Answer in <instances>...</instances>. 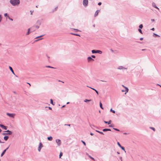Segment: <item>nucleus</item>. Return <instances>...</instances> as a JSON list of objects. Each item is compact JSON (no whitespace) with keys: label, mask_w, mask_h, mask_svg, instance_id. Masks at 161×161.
I'll list each match as a JSON object with an SVG mask.
<instances>
[{"label":"nucleus","mask_w":161,"mask_h":161,"mask_svg":"<svg viewBox=\"0 0 161 161\" xmlns=\"http://www.w3.org/2000/svg\"><path fill=\"white\" fill-rule=\"evenodd\" d=\"M9 2L14 6H18L20 3L19 0H10Z\"/></svg>","instance_id":"nucleus-1"},{"label":"nucleus","mask_w":161,"mask_h":161,"mask_svg":"<svg viewBox=\"0 0 161 161\" xmlns=\"http://www.w3.org/2000/svg\"><path fill=\"white\" fill-rule=\"evenodd\" d=\"M92 53H98L100 54H101L102 53V52L100 50H93L92 51Z\"/></svg>","instance_id":"nucleus-2"},{"label":"nucleus","mask_w":161,"mask_h":161,"mask_svg":"<svg viewBox=\"0 0 161 161\" xmlns=\"http://www.w3.org/2000/svg\"><path fill=\"white\" fill-rule=\"evenodd\" d=\"M43 147V146L41 142H40L39 144V145L38 147V151L39 152H40L41 150V149L42 147Z\"/></svg>","instance_id":"nucleus-3"},{"label":"nucleus","mask_w":161,"mask_h":161,"mask_svg":"<svg viewBox=\"0 0 161 161\" xmlns=\"http://www.w3.org/2000/svg\"><path fill=\"white\" fill-rule=\"evenodd\" d=\"M83 3L84 6H87L88 4V0H83Z\"/></svg>","instance_id":"nucleus-4"},{"label":"nucleus","mask_w":161,"mask_h":161,"mask_svg":"<svg viewBox=\"0 0 161 161\" xmlns=\"http://www.w3.org/2000/svg\"><path fill=\"white\" fill-rule=\"evenodd\" d=\"M56 142L58 146H60L61 144V140L59 139H56Z\"/></svg>","instance_id":"nucleus-5"},{"label":"nucleus","mask_w":161,"mask_h":161,"mask_svg":"<svg viewBox=\"0 0 161 161\" xmlns=\"http://www.w3.org/2000/svg\"><path fill=\"white\" fill-rule=\"evenodd\" d=\"M7 115H8L9 117L13 118H14V116L15 115V114H10V113H7Z\"/></svg>","instance_id":"nucleus-6"},{"label":"nucleus","mask_w":161,"mask_h":161,"mask_svg":"<svg viewBox=\"0 0 161 161\" xmlns=\"http://www.w3.org/2000/svg\"><path fill=\"white\" fill-rule=\"evenodd\" d=\"M87 61L88 62H90L94 61V59H93L91 57H89L87 58Z\"/></svg>","instance_id":"nucleus-7"},{"label":"nucleus","mask_w":161,"mask_h":161,"mask_svg":"<svg viewBox=\"0 0 161 161\" xmlns=\"http://www.w3.org/2000/svg\"><path fill=\"white\" fill-rule=\"evenodd\" d=\"M117 69H127V68H125L122 66H120Z\"/></svg>","instance_id":"nucleus-8"},{"label":"nucleus","mask_w":161,"mask_h":161,"mask_svg":"<svg viewBox=\"0 0 161 161\" xmlns=\"http://www.w3.org/2000/svg\"><path fill=\"white\" fill-rule=\"evenodd\" d=\"M0 127L5 130H6L7 129V127L6 126L2 124H0Z\"/></svg>","instance_id":"nucleus-9"},{"label":"nucleus","mask_w":161,"mask_h":161,"mask_svg":"<svg viewBox=\"0 0 161 161\" xmlns=\"http://www.w3.org/2000/svg\"><path fill=\"white\" fill-rule=\"evenodd\" d=\"M152 5L153 7L159 10V8L156 6V4L154 3L153 2L152 3Z\"/></svg>","instance_id":"nucleus-10"},{"label":"nucleus","mask_w":161,"mask_h":161,"mask_svg":"<svg viewBox=\"0 0 161 161\" xmlns=\"http://www.w3.org/2000/svg\"><path fill=\"white\" fill-rule=\"evenodd\" d=\"M8 147H7L6 149L5 150H4L2 153L1 154V156H3L4 154L6 152V150L8 149Z\"/></svg>","instance_id":"nucleus-11"},{"label":"nucleus","mask_w":161,"mask_h":161,"mask_svg":"<svg viewBox=\"0 0 161 161\" xmlns=\"http://www.w3.org/2000/svg\"><path fill=\"white\" fill-rule=\"evenodd\" d=\"M100 10H97L96 11L95 14H94V16L95 17L97 16L98 15V14L99 13V12H100Z\"/></svg>","instance_id":"nucleus-12"},{"label":"nucleus","mask_w":161,"mask_h":161,"mask_svg":"<svg viewBox=\"0 0 161 161\" xmlns=\"http://www.w3.org/2000/svg\"><path fill=\"white\" fill-rule=\"evenodd\" d=\"M87 87H89L90 88L92 89L93 90L95 91V92H96V93H97V95L98 94V91L96 89H94V88H92L91 87H90L88 86H87Z\"/></svg>","instance_id":"nucleus-13"},{"label":"nucleus","mask_w":161,"mask_h":161,"mask_svg":"<svg viewBox=\"0 0 161 161\" xmlns=\"http://www.w3.org/2000/svg\"><path fill=\"white\" fill-rule=\"evenodd\" d=\"M9 69H10V70H11V72L14 75H15V74L14 73V71H13L12 68L11 66H9Z\"/></svg>","instance_id":"nucleus-14"},{"label":"nucleus","mask_w":161,"mask_h":161,"mask_svg":"<svg viewBox=\"0 0 161 161\" xmlns=\"http://www.w3.org/2000/svg\"><path fill=\"white\" fill-rule=\"evenodd\" d=\"M5 132H8L7 134L9 135H11L12 134V132L10 131H9L8 130H7Z\"/></svg>","instance_id":"nucleus-15"},{"label":"nucleus","mask_w":161,"mask_h":161,"mask_svg":"<svg viewBox=\"0 0 161 161\" xmlns=\"http://www.w3.org/2000/svg\"><path fill=\"white\" fill-rule=\"evenodd\" d=\"M104 122L105 124H107L108 125H109L111 123V120H110L108 122L104 121Z\"/></svg>","instance_id":"nucleus-16"},{"label":"nucleus","mask_w":161,"mask_h":161,"mask_svg":"<svg viewBox=\"0 0 161 161\" xmlns=\"http://www.w3.org/2000/svg\"><path fill=\"white\" fill-rule=\"evenodd\" d=\"M86 155H87V156H88V157H89L92 160H94V161H95V160L94 158H93V157H92L91 156L89 155L88 154V153H86Z\"/></svg>","instance_id":"nucleus-17"},{"label":"nucleus","mask_w":161,"mask_h":161,"mask_svg":"<svg viewBox=\"0 0 161 161\" xmlns=\"http://www.w3.org/2000/svg\"><path fill=\"white\" fill-rule=\"evenodd\" d=\"M47 139L50 141H51L53 140V137L51 136L47 137Z\"/></svg>","instance_id":"nucleus-18"},{"label":"nucleus","mask_w":161,"mask_h":161,"mask_svg":"<svg viewBox=\"0 0 161 161\" xmlns=\"http://www.w3.org/2000/svg\"><path fill=\"white\" fill-rule=\"evenodd\" d=\"M70 34H71V35H75V36H80V35H79V34H78L74 33H71Z\"/></svg>","instance_id":"nucleus-19"},{"label":"nucleus","mask_w":161,"mask_h":161,"mask_svg":"<svg viewBox=\"0 0 161 161\" xmlns=\"http://www.w3.org/2000/svg\"><path fill=\"white\" fill-rule=\"evenodd\" d=\"M36 23L37 24V25H40L41 24V21L40 20H37V21Z\"/></svg>","instance_id":"nucleus-20"},{"label":"nucleus","mask_w":161,"mask_h":161,"mask_svg":"<svg viewBox=\"0 0 161 161\" xmlns=\"http://www.w3.org/2000/svg\"><path fill=\"white\" fill-rule=\"evenodd\" d=\"M125 92H126L125 93V94H126V92H128V91H129V89L127 87H125Z\"/></svg>","instance_id":"nucleus-21"},{"label":"nucleus","mask_w":161,"mask_h":161,"mask_svg":"<svg viewBox=\"0 0 161 161\" xmlns=\"http://www.w3.org/2000/svg\"><path fill=\"white\" fill-rule=\"evenodd\" d=\"M8 138V136H4V139L5 141H7Z\"/></svg>","instance_id":"nucleus-22"},{"label":"nucleus","mask_w":161,"mask_h":161,"mask_svg":"<svg viewBox=\"0 0 161 161\" xmlns=\"http://www.w3.org/2000/svg\"><path fill=\"white\" fill-rule=\"evenodd\" d=\"M96 132H98L99 133H100V134H101L104 135L103 133V132H102L100 131H99L97 130H96Z\"/></svg>","instance_id":"nucleus-23"},{"label":"nucleus","mask_w":161,"mask_h":161,"mask_svg":"<svg viewBox=\"0 0 161 161\" xmlns=\"http://www.w3.org/2000/svg\"><path fill=\"white\" fill-rule=\"evenodd\" d=\"M92 101V100H91V99L88 100V99H85L84 100V102H90V101Z\"/></svg>","instance_id":"nucleus-24"},{"label":"nucleus","mask_w":161,"mask_h":161,"mask_svg":"<svg viewBox=\"0 0 161 161\" xmlns=\"http://www.w3.org/2000/svg\"><path fill=\"white\" fill-rule=\"evenodd\" d=\"M46 67L47 68H53V69H55V68L52 67V66H46Z\"/></svg>","instance_id":"nucleus-25"},{"label":"nucleus","mask_w":161,"mask_h":161,"mask_svg":"<svg viewBox=\"0 0 161 161\" xmlns=\"http://www.w3.org/2000/svg\"><path fill=\"white\" fill-rule=\"evenodd\" d=\"M100 107L102 109H103V106H102V103H101V102L100 103Z\"/></svg>","instance_id":"nucleus-26"},{"label":"nucleus","mask_w":161,"mask_h":161,"mask_svg":"<svg viewBox=\"0 0 161 161\" xmlns=\"http://www.w3.org/2000/svg\"><path fill=\"white\" fill-rule=\"evenodd\" d=\"M30 28H29L28 30V31H27V33L26 34V35H29L30 33Z\"/></svg>","instance_id":"nucleus-27"},{"label":"nucleus","mask_w":161,"mask_h":161,"mask_svg":"<svg viewBox=\"0 0 161 161\" xmlns=\"http://www.w3.org/2000/svg\"><path fill=\"white\" fill-rule=\"evenodd\" d=\"M110 111L113 113H115V111L114 110H112V108H111L110 110Z\"/></svg>","instance_id":"nucleus-28"},{"label":"nucleus","mask_w":161,"mask_h":161,"mask_svg":"<svg viewBox=\"0 0 161 161\" xmlns=\"http://www.w3.org/2000/svg\"><path fill=\"white\" fill-rule=\"evenodd\" d=\"M143 27V26L142 24H141L139 26V28L140 29H142Z\"/></svg>","instance_id":"nucleus-29"},{"label":"nucleus","mask_w":161,"mask_h":161,"mask_svg":"<svg viewBox=\"0 0 161 161\" xmlns=\"http://www.w3.org/2000/svg\"><path fill=\"white\" fill-rule=\"evenodd\" d=\"M120 148H121V149L122 150H123L124 151H125V152H126L125 151V148L124 147H122V146L120 147Z\"/></svg>","instance_id":"nucleus-30"},{"label":"nucleus","mask_w":161,"mask_h":161,"mask_svg":"<svg viewBox=\"0 0 161 161\" xmlns=\"http://www.w3.org/2000/svg\"><path fill=\"white\" fill-rule=\"evenodd\" d=\"M50 103L51 104H52L53 105H54L53 103V100L52 99H50Z\"/></svg>","instance_id":"nucleus-31"},{"label":"nucleus","mask_w":161,"mask_h":161,"mask_svg":"<svg viewBox=\"0 0 161 161\" xmlns=\"http://www.w3.org/2000/svg\"><path fill=\"white\" fill-rule=\"evenodd\" d=\"M153 34L154 35H155V37H156V36H158V37H160V36L159 35H158L155 33H153Z\"/></svg>","instance_id":"nucleus-32"},{"label":"nucleus","mask_w":161,"mask_h":161,"mask_svg":"<svg viewBox=\"0 0 161 161\" xmlns=\"http://www.w3.org/2000/svg\"><path fill=\"white\" fill-rule=\"evenodd\" d=\"M63 155V153L62 152H60L59 154V158H60Z\"/></svg>","instance_id":"nucleus-33"},{"label":"nucleus","mask_w":161,"mask_h":161,"mask_svg":"<svg viewBox=\"0 0 161 161\" xmlns=\"http://www.w3.org/2000/svg\"><path fill=\"white\" fill-rule=\"evenodd\" d=\"M150 128L151 129H152L154 131H155V129L153 128V127H150Z\"/></svg>","instance_id":"nucleus-34"},{"label":"nucleus","mask_w":161,"mask_h":161,"mask_svg":"<svg viewBox=\"0 0 161 161\" xmlns=\"http://www.w3.org/2000/svg\"><path fill=\"white\" fill-rule=\"evenodd\" d=\"M90 126L91 127V128L92 129H93V128H92V127H95V126L94 125H91V124H90Z\"/></svg>","instance_id":"nucleus-35"},{"label":"nucleus","mask_w":161,"mask_h":161,"mask_svg":"<svg viewBox=\"0 0 161 161\" xmlns=\"http://www.w3.org/2000/svg\"><path fill=\"white\" fill-rule=\"evenodd\" d=\"M138 31L141 33L142 34V31L140 29H138Z\"/></svg>","instance_id":"nucleus-36"},{"label":"nucleus","mask_w":161,"mask_h":161,"mask_svg":"<svg viewBox=\"0 0 161 161\" xmlns=\"http://www.w3.org/2000/svg\"><path fill=\"white\" fill-rule=\"evenodd\" d=\"M8 19H10V20H11V21H13V19H11V18L9 17V16H8Z\"/></svg>","instance_id":"nucleus-37"},{"label":"nucleus","mask_w":161,"mask_h":161,"mask_svg":"<svg viewBox=\"0 0 161 161\" xmlns=\"http://www.w3.org/2000/svg\"><path fill=\"white\" fill-rule=\"evenodd\" d=\"M103 131H104V132H105V131H107V129H103Z\"/></svg>","instance_id":"nucleus-38"},{"label":"nucleus","mask_w":161,"mask_h":161,"mask_svg":"<svg viewBox=\"0 0 161 161\" xmlns=\"http://www.w3.org/2000/svg\"><path fill=\"white\" fill-rule=\"evenodd\" d=\"M81 142L84 144V145H85V146L86 145V143L84 141H83L82 140L81 141Z\"/></svg>","instance_id":"nucleus-39"},{"label":"nucleus","mask_w":161,"mask_h":161,"mask_svg":"<svg viewBox=\"0 0 161 161\" xmlns=\"http://www.w3.org/2000/svg\"><path fill=\"white\" fill-rule=\"evenodd\" d=\"M113 129H114L115 130H116V131H119V130L118 129H116V128H113Z\"/></svg>","instance_id":"nucleus-40"},{"label":"nucleus","mask_w":161,"mask_h":161,"mask_svg":"<svg viewBox=\"0 0 161 161\" xmlns=\"http://www.w3.org/2000/svg\"><path fill=\"white\" fill-rule=\"evenodd\" d=\"M37 28V29H38L39 27V25H36L35 26Z\"/></svg>","instance_id":"nucleus-41"},{"label":"nucleus","mask_w":161,"mask_h":161,"mask_svg":"<svg viewBox=\"0 0 161 161\" xmlns=\"http://www.w3.org/2000/svg\"><path fill=\"white\" fill-rule=\"evenodd\" d=\"M117 144L120 147L121 146L120 145V143H119V142H117Z\"/></svg>","instance_id":"nucleus-42"},{"label":"nucleus","mask_w":161,"mask_h":161,"mask_svg":"<svg viewBox=\"0 0 161 161\" xmlns=\"http://www.w3.org/2000/svg\"><path fill=\"white\" fill-rule=\"evenodd\" d=\"M4 16L5 17H6V16H7V17H8V14H7V13H6L4 14Z\"/></svg>","instance_id":"nucleus-43"},{"label":"nucleus","mask_w":161,"mask_h":161,"mask_svg":"<svg viewBox=\"0 0 161 161\" xmlns=\"http://www.w3.org/2000/svg\"><path fill=\"white\" fill-rule=\"evenodd\" d=\"M91 57L92 58H95V55H92L91 56Z\"/></svg>","instance_id":"nucleus-44"},{"label":"nucleus","mask_w":161,"mask_h":161,"mask_svg":"<svg viewBox=\"0 0 161 161\" xmlns=\"http://www.w3.org/2000/svg\"><path fill=\"white\" fill-rule=\"evenodd\" d=\"M109 127H114V125H111L109 126Z\"/></svg>","instance_id":"nucleus-45"},{"label":"nucleus","mask_w":161,"mask_h":161,"mask_svg":"<svg viewBox=\"0 0 161 161\" xmlns=\"http://www.w3.org/2000/svg\"><path fill=\"white\" fill-rule=\"evenodd\" d=\"M73 30H75L76 31H80L78 30V29H72Z\"/></svg>","instance_id":"nucleus-46"},{"label":"nucleus","mask_w":161,"mask_h":161,"mask_svg":"<svg viewBox=\"0 0 161 161\" xmlns=\"http://www.w3.org/2000/svg\"><path fill=\"white\" fill-rule=\"evenodd\" d=\"M43 36V35H42L40 36H38V37H36V38H39V37H41Z\"/></svg>","instance_id":"nucleus-47"},{"label":"nucleus","mask_w":161,"mask_h":161,"mask_svg":"<svg viewBox=\"0 0 161 161\" xmlns=\"http://www.w3.org/2000/svg\"><path fill=\"white\" fill-rule=\"evenodd\" d=\"M57 8H58V7H57L56 8H55L54 9V10H53V11H56L57 10Z\"/></svg>","instance_id":"nucleus-48"},{"label":"nucleus","mask_w":161,"mask_h":161,"mask_svg":"<svg viewBox=\"0 0 161 161\" xmlns=\"http://www.w3.org/2000/svg\"><path fill=\"white\" fill-rule=\"evenodd\" d=\"M64 125H67V126H70V124H64Z\"/></svg>","instance_id":"nucleus-49"},{"label":"nucleus","mask_w":161,"mask_h":161,"mask_svg":"<svg viewBox=\"0 0 161 161\" xmlns=\"http://www.w3.org/2000/svg\"><path fill=\"white\" fill-rule=\"evenodd\" d=\"M102 4V3L101 2H99L98 3V5H101Z\"/></svg>","instance_id":"nucleus-50"},{"label":"nucleus","mask_w":161,"mask_h":161,"mask_svg":"<svg viewBox=\"0 0 161 161\" xmlns=\"http://www.w3.org/2000/svg\"><path fill=\"white\" fill-rule=\"evenodd\" d=\"M2 19L1 15L0 14V22L1 21Z\"/></svg>","instance_id":"nucleus-51"},{"label":"nucleus","mask_w":161,"mask_h":161,"mask_svg":"<svg viewBox=\"0 0 161 161\" xmlns=\"http://www.w3.org/2000/svg\"><path fill=\"white\" fill-rule=\"evenodd\" d=\"M3 135H8V134H7V133H3Z\"/></svg>","instance_id":"nucleus-52"},{"label":"nucleus","mask_w":161,"mask_h":161,"mask_svg":"<svg viewBox=\"0 0 161 161\" xmlns=\"http://www.w3.org/2000/svg\"><path fill=\"white\" fill-rule=\"evenodd\" d=\"M151 21H152V22H154V21L155 20H154V19H151Z\"/></svg>","instance_id":"nucleus-53"},{"label":"nucleus","mask_w":161,"mask_h":161,"mask_svg":"<svg viewBox=\"0 0 161 161\" xmlns=\"http://www.w3.org/2000/svg\"><path fill=\"white\" fill-rule=\"evenodd\" d=\"M42 39V38H41V39H39L37 40H36V41H35V42H37V41H39V40H41V39Z\"/></svg>","instance_id":"nucleus-54"},{"label":"nucleus","mask_w":161,"mask_h":161,"mask_svg":"<svg viewBox=\"0 0 161 161\" xmlns=\"http://www.w3.org/2000/svg\"><path fill=\"white\" fill-rule=\"evenodd\" d=\"M151 30H153V31H154V30H155V29H154V28H152V29H151Z\"/></svg>","instance_id":"nucleus-55"},{"label":"nucleus","mask_w":161,"mask_h":161,"mask_svg":"<svg viewBox=\"0 0 161 161\" xmlns=\"http://www.w3.org/2000/svg\"><path fill=\"white\" fill-rule=\"evenodd\" d=\"M143 39V38H142V37L141 38H140V40H142Z\"/></svg>","instance_id":"nucleus-56"},{"label":"nucleus","mask_w":161,"mask_h":161,"mask_svg":"<svg viewBox=\"0 0 161 161\" xmlns=\"http://www.w3.org/2000/svg\"><path fill=\"white\" fill-rule=\"evenodd\" d=\"M90 134L91 135H92V136H93V135H94V134H93V133H90Z\"/></svg>","instance_id":"nucleus-57"},{"label":"nucleus","mask_w":161,"mask_h":161,"mask_svg":"<svg viewBox=\"0 0 161 161\" xmlns=\"http://www.w3.org/2000/svg\"><path fill=\"white\" fill-rule=\"evenodd\" d=\"M111 129H107V131H111Z\"/></svg>","instance_id":"nucleus-58"},{"label":"nucleus","mask_w":161,"mask_h":161,"mask_svg":"<svg viewBox=\"0 0 161 161\" xmlns=\"http://www.w3.org/2000/svg\"><path fill=\"white\" fill-rule=\"evenodd\" d=\"M48 108H49V109L52 110V108H51L50 107H48Z\"/></svg>","instance_id":"nucleus-59"},{"label":"nucleus","mask_w":161,"mask_h":161,"mask_svg":"<svg viewBox=\"0 0 161 161\" xmlns=\"http://www.w3.org/2000/svg\"><path fill=\"white\" fill-rule=\"evenodd\" d=\"M124 88H125V87H126L124 85H122V86Z\"/></svg>","instance_id":"nucleus-60"},{"label":"nucleus","mask_w":161,"mask_h":161,"mask_svg":"<svg viewBox=\"0 0 161 161\" xmlns=\"http://www.w3.org/2000/svg\"><path fill=\"white\" fill-rule=\"evenodd\" d=\"M27 83V84H28L30 85V86H31V85L30 84V83Z\"/></svg>","instance_id":"nucleus-61"},{"label":"nucleus","mask_w":161,"mask_h":161,"mask_svg":"<svg viewBox=\"0 0 161 161\" xmlns=\"http://www.w3.org/2000/svg\"><path fill=\"white\" fill-rule=\"evenodd\" d=\"M110 50H111L112 52H113V50L112 49H110Z\"/></svg>","instance_id":"nucleus-62"},{"label":"nucleus","mask_w":161,"mask_h":161,"mask_svg":"<svg viewBox=\"0 0 161 161\" xmlns=\"http://www.w3.org/2000/svg\"><path fill=\"white\" fill-rule=\"evenodd\" d=\"M117 153L118 154H120V153H119V152H117Z\"/></svg>","instance_id":"nucleus-63"},{"label":"nucleus","mask_w":161,"mask_h":161,"mask_svg":"<svg viewBox=\"0 0 161 161\" xmlns=\"http://www.w3.org/2000/svg\"><path fill=\"white\" fill-rule=\"evenodd\" d=\"M146 50V49H142V51H145V50Z\"/></svg>","instance_id":"nucleus-64"}]
</instances>
